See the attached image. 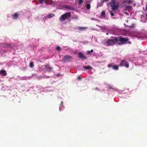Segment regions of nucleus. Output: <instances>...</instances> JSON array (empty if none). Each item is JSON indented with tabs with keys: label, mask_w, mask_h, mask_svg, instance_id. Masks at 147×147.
<instances>
[{
	"label": "nucleus",
	"mask_w": 147,
	"mask_h": 147,
	"mask_svg": "<svg viewBox=\"0 0 147 147\" xmlns=\"http://www.w3.org/2000/svg\"><path fill=\"white\" fill-rule=\"evenodd\" d=\"M118 42V39L116 37H111V39L105 40L103 42V44L108 46H113L116 42Z\"/></svg>",
	"instance_id": "obj_1"
},
{
	"label": "nucleus",
	"mask_w": 147,
	"mask_h": 147,
	"mask_svg": "<svg viewBox=\"0 0 147 147\" xmlns=\"http://www.w3.org/2000/svg\"><path fill=\"white\" fill-rule=\"evenodd\" d=\"M118 39V41H119V42L118 43L119 45H122L126 44L129 40L127 37L124 38L122 36H119Z\"/></svg>",
	"instance_id": "obj_2"
},
{
	"label": "nucleus",
	"mask_w": 147,
	"mask_h": 147,
	"mask_svg": "<svg viewBox=\"0 0 147 147\" xmlns=\"http://www.w3.org/2000/svg\"><path fill=\"white\" fill-rule=\"evenodd\" d=\"M71 16V13L70 12H66L65 14L61 16L59 18L61 21H64L66 19L69 18Z\"/></svg>",
	"instance_id": "obj_3"
},
{
	"label": "nucleus",
	"mask_w": 147,
	"mask_h": 147,
	"mask_svg": "<svg viewBox=\"0 0 147 147\" xmlns=\"http://www.w3.org/2000/svg\"><path fill=\"white\" fill-rule=\"evenodd\" d=\"M116 1L114 0H112L110 2V5L111 9L114 10L119 7V5L118 3L116 4Z\"/></svg>",
	"instance_id": "obj_4"
},
{
	"label": "nucleus",
	"mask_w": 147,
	"mask_h": 147,
	"mask_svg": "<svg viewBox=\"0 0 147 147\" xmlns=\"http://www.w3.org/2000/svg\"><path fill=\"white\" fill-rule=\"evenodd\" d=\"M116 1L114 0H112L110 2V5L111 9L114 10L119 7V5L118 3L116 4Z\"/></svg>",
	"instance_id": "obj_5"
},
{
	"label": "nucleus",
	"mask_w": 147,
	"mask_h": 147,
	"mask_svg": "<svg viewBox=\"0 0 147 147\" xmlns=\"http://www.w3.org/2000/svg\"><path fill=\"white\" fill-rule=\"evenodd\" d=\"M119 66H124L126 68H128L129 67V63L127 62L125 59L121 60Z\"/></svg>",
	"instance_id": "obj_6"
},
{
	"label": "nucleus",
	"mask_w": 147,
	"mask_h": 147,
	"mask_svg": "<svg viewBox=\"0 0 147 147\" xmlns=\"http://www.w3.org/2000/svg\"><path fill=\"white\" fill-rule=\"evenodd\" d=\"M73 59L72 57L69 55H66L64 56L63 61L64 62H69L71 59Z\"/></svg>",
	"instance_id": "obj_7"
},
{
	"label": "nucleus",
	"mask_w": 147,
	"mask_h": 147,
	"mask_svg": "<svg viewBox=\"0 0 147 147\" xmlns=\"http://www.w3.org/2000/svg\"><path fill=\"white\" fill-rule=\"evenodd\" d=\"M53 69V67L50 66L49 64H47L45 66V69L48 72L51 71Z\"/></svg>",
	"instance_id": "obj_8"
},
{
	"label": "nucleus",
	"mask_w": 147,
	"mask_h": 147,
	"mask_svg": "<svg viewBox=\"0 0 147 147\" xmlns=\"http://www.w3.org/2000/svg\"><path fill=\"white\" fill-rule=\"evenodd\" d=\"M78 57L79 58L83 59H87L86 56H85L84 54L82 53H78Z\"/></svg>",
	"instance_id": "obj_9"
},
{
	"label": "nucleus",
	"mask_w": 147,
	"mask_h": 147,
	"mask_svg": "<svg viewBox=\"0 0 147 147\" xmlns=\"http://www.w3.org/2000/svg\"><path fill=\"white\" fill-rule=\"evenodd\" d=\"M0 74L2 75L3 76H5L6 74V71L4 70H0Z\"/></svg>",
	"instance_id": "obj_10"
},
{
	"label": "nucleus",
	"mask_w": 147,
	"mask_h": 147,
	"mask_svg": "<svg viewBox=\"0 0 147 147\" xmlns=\"http://www.w3.org/2000/svg\"><path fill=\"white\" fill-rule=\"evenodd\" d=\"M19 14L18 13H16L12 15L13 18L14 19H17L18 17Z\"/></svg>",
	"instance_id": "obj_11"
},
{
	"label": "nucleus",
	"mask_w": 147,
	"mask_h": 147,
	"mask_svg": "<svg viewBox=\"0 0 147 147\" xmlns=\"http://www.w3.org/2000/svg\"><path fill=\"white\" fill-rule=\"evenodd\" d=\"M65 8L67 9H68L71 10H74L75 9L74 7L68 5H65Z\"/></svg>",
	"instance_id": "obj_12"
},
{
	"label": "nucleus",
	"mask_w": 147,
	"mask_h": 147,
	"mask_svg": "<svg viewBox=\"0 0 147 147\" xmlns=\"http://www.w3.org/2000/svg\"><path fill=\"white\" fill-rule=\"evenodd\" d=\"M83 68L84 69L87 70H90L92 69V67L89 65H88L87 66H84Z\"/></svg>",
	"instance_id": "obj_13"
},
{
	"label": "nucleus",
	"mask_w": 147,
	"mask_h": 147,
	"mask_svg": "<svg viewBox=\"0 0 147 147\" xmlns=\"http://www.w3.org/2000/svg\"><path fill=\"white\" fill-rule=\"evenodd\" d=\"M113 69L115 70H117L119 69L118 66L117 65H113Z\"/></svg>",
	"instance_id": "obj_14"
},
{
	"label": "nucleus",
	"mask_w": 147,
	"mask_h": 147,
	"mask_svg": "<svg viewBox=\"0 0 147 147\" xmlns=\"http://www.w3.org/2000/svg\"><path fill=\"white\" fill-rule=\"evenodd\" d=\"M54 16V15L53 14H50L48 15L47 16V18H50L53 17Z\"/></svg>",
	"instance_id": "obj_15"
},
{
	"label": "nucleus",
	"mask_w": 147,
	"mask_h": 147,
	"mask_svg": "<svg viewBox=\"0 0 147 147\" xmlns=\"http://www.w3.org/2000/svg\"><path fill=\"white\" fill-rule=\"evenodd\" d=\"M101 16L104 17H105L106 16L105 13L104 11H103L101 13Z\"/></svg>",
	"instance_id": "obj_16"
},
{
	"label": "nucleus",
	"mask_w": 147,
	"mask_h": 147,
	"mask_svg": "<svg viewBox=\"0 0 147 147\" xmlns=\"http://www.w3.org/2000/svg\"><path fill=\"white\" fill-rule=\"evenodd\" d=\"M84 1V0H79L78 1V4L79 5H81Z\"/></svg>",
	"instance_id": "obj_17"
},
{
	"label": "nucleus",
	"mask_w": 147,
	"mask_h": 147,
	"mask_svg": "<svg viewBox=\"0 0 147 147\" xmlns=\"http://www.w3.org/2000/svg\"><path fill=\"white\" fill-rule=\"evenodd\" d=\"M85 28L81 27H78L77 28V29L80 30V31L84 30H85Z\"/></svg>",
	"instance_id": "obj_18"
},
{
	"label": "nucleus",
	"mask_w": 147,
	"mask_h": 147,
	"mask_svg": "<svg viewBox=\"0 0 147 147\" xmlns=\"http://www.w3.org/2000/svg\"><path fill=\"white\" fill-rule=\"evenodd\" d=\"M30 67L32 68L34 66V63L33 62H31L30 63Z\"/></svg>",
	"instance_id": "obj_19"
},
{
	"label": "nucleus",
	"mask_w": 147,
	"mask_h": 147,
	"mask_svg": "<svg viewBox=\"0 0 147 147\" xmlns=\"http://www.w3.org/2000/svg\"><path fill=\"white\" fill-rule=\"evenodd\" d=\"M40 4L42 3L43 2H46V0H38Z\"/></svg>",
	"instance_id": "obj_20"
},
{
	"label": "nucleus",
	"mask_w": 147,
	"mask_h": 147,
	"mask_svg": "<svg viewBox=\"0 0 147 147\" xmlns=\"http://www.w3.org/2000/svg\"><path fill=\"white\" fill-rule=\"evenodd\" d=\"M86 9L88 10L90 9V5L89 4H88L86 5Z\"/></svg>",
	"instance_id": "obj_21"
},
{
	"label": "nucleus",
	"mask_w": 147,
	"mask_h": 147,
	"mask_svg": "<svg viewBox=\"0 0 147 147\" xmlns=\"http://www.w3.org/2000/svg\"><path fill=\"white\" fill-rule=\"evenodd\" d=\"M6 47H8L9 48H12L13 47L11 46V45L10 44H7L6 45Z\"/></svg>",
	"instance_id": "obj_22"
},
{
	"label": "nucleus",
	"mask_w": 147,
	"mask_h": 147,
	"mask_svg": "<svg viewBox=\"0 0 147 147\" xmlns=\"http://www.w3.org/2000/svg\"><path fill=\"white\" fill-rule=\"evenodd\" d=\"M109 12L111 16H114V13L113 12V11H110Z\"/></svg>",
	"instance_id": "obj_23"
},
{
	"label": "nucleus",
	"mask_w": 147,
	"mask_h": 147,
	"mask_svg": "<svg viewBox=\"0 0 147 147\" xmlns=\"http://www.w3.org/2000/svg\"><path fill=\"white\" fill-rule=\"evenodd\" d=\"M112 66H113V65H112V64H109L107 66L109 68H110L111 67H112Z\"/></svg>",
	"instance_id": "obj_24"
},
{
	"label": "nucleus",
	"mask_w": 147,
	"mask_h": 147,
	"mask_svg": "<svg viewBox=\"0 0 147 147\" xmlns=\"http://www.w3.org/2000/svg\"><path fill=\"white\" fill-rule=\"evenodd\" d=\"M56 49L57 50L60 51L61 50V48L59 46H57L56 48Z\"/></svg>",
	"instance_id": "obj_25"
},
{
	"label": "nucleus",
	"mask_w": 147,
	"mask_h": 147,
	"mask_svg": "<svg viewBox=\"0 0 147 147\" xmlns=\"http://www.w3.org/2000/svg\"><path fill=\"white\" fill-rule=\"evenodd\" d=\"M93 51V49L91 50L90 51H88V53L89 54H90L91 53H92Z\"/></svg>",
	"instance_id": "obj_26"
},
{
	"label": "nucleus",
	"mask_w": 147,
	"mask_h": 147,
	"mask_svg": "<svg viewBox=\"0 0 147 147\" xmlns=\"http://www.w3.org/2000/svg\"><path fill=\"white\" fill-rule=\"evenodd\" d=\"M132 0H128V3H131L132 2Z\"/></svg>",
	"instance_id": "obj_27"
},
{
	"label": "nucleus",
	"mask_w": 147,
	"mask_h": 147,
	"mask_svg": "<svg viewBox=\"0 0 147 147\" xmlns=\"http://www.w3.org/2000/svg\"><path fill=\"white\" fill-rule=\"evenodd\" d=\"M102 2H107L109 1V0H102Z\"/></svg>",
	"instance_id": "obj_28"
},
{
	"label": "nucleus",
	"mask_w": 147,
	"mask_h": 147,
	"mask_svg": "<svg viewBox=\"0 0 147 147\" xmlns=\"http://www.w3.org/2000/svg\"><path fill=\"white\" fill-rule=\"evenodd\" d=\"M81 79V77L80 76L78 77V79L79 80H80Z\"/></svg>",
	"instance_id": "obj_29"
},
{
	"label": "nucleus",
	"mask_w": 147,
	"mask_h": 147,
	"mask_svg": "<svg viewBox=\"0 0 147 147\" xmlns=\"http://www.w3.org/2000/svg\"><path fill=\"white\" fill-rule=\"evenodd\" d=\"M125 13L128 15H129V13L127 12H125Z\"/></svg>",
	"instance_id": "obj_30"
},
{
	"label": "nucleus",
	"mask_w": 147,
	"mask_h": 147,
	"mask_svg": "<svg viewBox=\"0 0 147 147\" xmlns=\"http://www.w3.org/2000/svg\"><path fill=\"white\" fill-rule=\"evenodd\" d=\"M60 75V74H57V76H59Z\"/></svg>",
	"instance_id": "obj_31"
},
{
	"label": "nucleus",
	"mask_w": 147,
	"mask_h": 147,
	"mask_svg": "<svg viewBox=\"0 0 147 147\" xmlns=\"http://www.w3.org/2000/svg\"><path fill=\"white\" fill-rule=\"evenodd\" d=\"M128 43H129V44H131V42H128Z\"/></svg>",
	"instance_id": "obj_32"
},
{
	"label": "nucleus",
	"mask_w": 147,
	"mask_h": 147,
	"mask_svg": "<svg viewBox=\"0 0 147 147\" xmlns=\"http://www.w3.org/2000/svg\"><path fill=\"white\" fill-rule=\"evenodd\" d=\"M108 34H108V33H107L106 34L107 35H108Z\"/></svg>",
	"instance_id": "obj_33"
},
{
	"label": "nucleus",
	"mask_w": 147,
	"mask_h": 147,
	"mask_svg": "<svg viewBox=\"0 0 147 147\" xmlns=\"http://www.w3.org/2000/svg\"><path fill=\"white\" fill-rule=\"evenodd\" d=\"M146 9H147V5H146Z\"/></svg>",
	"instance_id": "obj_34"
},
{
	"label": "nucleus",
	"mask_w": 147,
	"mask_h": 147,
	"mask_svg": "<svg viewBox=\"0 0 147 147\" xmlns=\"http://www.w3.org/2000/svg\"><path fill=\"white\" fill-rule=\"evenodd\" d=\"M129 7H130V8H131V6H129Z\"/></svg>",
	"instance_id": "obj_35"
},
{
	"label": "nucleus",
	"mask_w": 147,
	"mask_h": 147,
	"mask_svg": "<svg viewBox=\"0 0 147 147\" xmlns=\"http://www.w3.org/2000/svg\"><path fill=\"white\" fill-rule=\"evenodd\" d=\"M96 89L98 90V88H96Z\"/></svg>",
	"instance_id": "obj_36"
},
{
	"label": "nucleus",
	"mask_w": 147,
	"mask_h": 147,
	"mask_svg": "<svg viewBox=\"0 0 147 147\" xmlns=\"http://www.w3.org/2000/svg\"><path fill=\"white\" fill-rule=\"evenodd\" d=\"M110 88V89H111V88Z\"/></svg>",
	"instance_id": "obj_37"
}]
</instances>
